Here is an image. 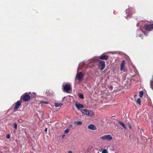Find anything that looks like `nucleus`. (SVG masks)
<instances>
[{
	"mask_svg": "<svg viewBox=\"0 0 153 153\" xmlns=\"http://www.w3.org/2000/svg\"><path fill=\"white\" fill-rule=\"evenodd\" d=\"M30 97L27 93H25L23 94L21 97V100L25 102L30 101Z\"/></svg>",
	"mask_w": 153,
	"mask_h": 153,
	"instance_id": "nucleus-1",
	"label": "nucleus"
},
{
	"mask_svg": "<svg viewBox=\"0 0 153 153\" xmlns=\"http://www.w3.org/2000/svg\"><path fill=\"white\" fill-rule=\"evenodd\" d=\"M143 95V91H140L139 93V97L140 98H142Z\"/></svg>",
	"mask_w": 153,
	"mask_h": 153,
	"instance_id": "nucleus-18",
	"label": "nucleus"
},
{
	"mask_svg": "<svg viewBox=\"0 0 153 153\" xmlns=\"http://www.w3.org/2000/svg\"><path fill=\"white\" fill-rule=\"evenodd\" d=\"M74 124L77 125H80L82 124V122L81 121H76L74 122Z\"/></svg>",
	"mask_w": 153,
	"mask_h": 153,
	"instance_id": "nucleus-17",
	"label": "nucleus"
},
{
	"mask_svg": "<svg viewBox=\"0 0 153 153\" xmlns=\"http://www.w3.org/2000/svg\"><path fill=\"white\" fill-rule=\"evenodd\" d=\"M108 152L106 149H104L102 151V153H108Z\"/></svg>",
	"mask_w": 153,
	"mask_h": 153,
	"instance_id": "nucleus-23",
	"label": "nucleus"
},
{
	"mask_svg": "<svg viewBox=\"0 0 153 153\" xmlns=\"http://www.w3.org/2000/svg\"><path fill=\"white\" fill-rule=\"evenodd\" d=\"M113 88V86H112V85H111V86L109 87V89H110V90H112Z\"/></svg>",
	"mask_w": 153,
	"mask_h": 153,
	"instance_id": "nucleus-26",
	"label": "nucleus"
},
{
	"mask_svg": "<svg viewBox=\"0 0 153 153\" xmlns=\"http://www.w3.org/2000/svg\"><path fill=\"white\" fill-rule=\"evenodd\" d=\"M79 96L80 98L82 99H83L84 98L83 95L82 94H79Z\"/></svg>",
	"mask_w": 153,
	"mask_h": 153,
	"instance_id": "nucleus-20",
	"label": "nucleus"
},
{
	"mask_svg": "<svg viewBox=\"0 0 153 153\" xmlns=\"http://www.w3.org/2000/svg\"><path fill=\"white\" fill-rule=\"evenodd\" d=\"M62 87L63 88L64 91L68 92L71 89V86L69 85L68 84H66L64 83L62 84Z\"/></svg>",
	"mask_w": 153,
	"mask_h": 153,
	"instance_id": "nucleus-4",
	"label": "nucleus"
},
{
	"mask_svg": "<svg viewBox=\"0 0 153 153\" xmlns=\"http://www.w3.org/2000/svg\"><path fill=\"white\" fill-rule=\"evenodd\" d=\"M63 105V103H58L57 102H55L54 104V105L56 107L61 106Z\"/></svg>",
	"mask_w": 153,
	"mask_h": 153,
	"instance_id": "nucleus-15",
	"label": "nucleus"
},
{
	"mask_svg": "<svg viewBox=\"0 0 153 153\" xmlns=\"http://www.w3.org/2000/svg\"><path fill=\"white\" fill-rule=\"evenodd\" d=\"M70 131V129L68 128H67L66 130H65L64 131V132L65 134L68 133Z\"/></svg>",
	"mask_w": 153,
	"mask_h": 153,
	"instance_id": "nucleus-22",
	"label": "nucleus"
},
{
	"mask_svg": "<svg viewBox=\"0 0 153 153\" xmlns=\"http://www.w3.org/2000/svg\"><path fill=\"white\" fill-rule=\"evenodd\" d=\"M6 137L7 138L9 139L10 138V136L9 134H7L6 136Z\"/></svg>",
	"mask_w": 153,
	"mask_h": 153,
	"instance_id": "nucleus-25",
	"label": "nucleus"
},
{
	"mask_svg": "<svg viewBox=\"0 0 153 153\" xmlns=\"http://www.w3.org/2000/svg\"><path fill=\"white\" fill-rule=\"evenodd\" d=\"M125 65V61L123 60L122 61V63L120 65V70L122 71L124 68Z\"/></svg>",
	"mask_w": 153,
	"mask_h": 153,
	"instance_id": "nucleus-13",
	"label": "nucleus"
},
{
	"mask_svg": "<svg viewBox=\"0 0 153 153\" xmlns=\"http://www.w3.org/2000/svg\"><path fill=\"white\" fill-rule=\"evenodd\" d=\"M118 123L121 125L122 127H123L124 128H126V125L124 124V123L122 122H121L120 121H118Z\"/></svg>",
	"mask_w": 153,
	"mask_h": 153,
	"instance_id": "nucleus-14",
	"label": "nucleus"
},
{
	"mask_svg": "<svg viewBox=\"0 0 153 153\" xmlns=\"http://www.w3.org/2000/svg\"><path fill=\"white\" fill-rule=\"evenodd\" d=\"M99 63L98 66L100 69L102 71L104 69L105 67V62L104 61L101 60H98Z\"/></svg>",
	"mask_w": 153,
	"mask_h": 153,
	"instance_id": "nucleus-2",
	"label": "nucleus"
},
{
	"mask_svg": "<svg viewBox=\"0 0 153 153\" xmlns=\"http://www.w3.org/2000/svg\"><path fill=\"white\" fill-rule=\"evenodd\" d=\"M144 27L147 30L151 31L153 29V24H146L144 25Z\"/></svg>",
	"mask_w": 153,
	"mask_h": 153,
	"instance_id": "nucleus-5",
	"label": "nucleus"
},
{
	"mask_svg": "<svg viewBox=\"0 0 153 153\" xmlns=\"http://www.w3.org/2000/svg\"><path fill=\"white\" fill-rule=\"evenodd\" d=\"M137 102L138 103L139 105H141V100L140 98H139L137 99Z\"/></svg>",
	"mask_w": 153,
	"mask_h": 153,
	"instance_id": "nucleus-21",
	"label": "nucleus"
},
{
	"mask_svg": "<svg viewBox=\"0 0 153 153\" xmlns=\"http://www.w3.org/2000/svg\"><path fill=\"white\" fill-rule=\"evenodd\" d=\"M68 153H72V152L71 151H69L68 152Z\"/></svg>",
	"mask_w": 153,
	"mask_h": 153,
	"instance_id": "nucleus-28",
	"label": "nucleus"
},
{
	"mask_svg": "<svg viewBox=\"0 0 153 153\" xmlns=\"http://www.w3.org/2000/svg\"><path fill=\"white\" fill-rule=\"evenodd\" d=\"M84 77L83 74L82 72H77L76 76V79L80 81Z\"/></svg>",
	"mask_w": 153,
	"mask_h": 153,
	"instance_id": "nucleus-6",
	"label": "nucleus"
},
{
	"mask_svg": "<svg viewBox=\"0 0 153 153\" xmlns=\"http://www.w3.org/2000/svg\"><path fill=\"white\" fill-rule=\"evenodd\" d=\"M13 125L14 126V128L16 129H17V124L16 123H13Z\"/></svg>",
	"mask_w": 153,
	"mask_h": 153,
	"instance_id": "nucleus-24",
	"label": "nucleus"
},
{
	"mask_svg": "<svg viewBox=\"0 0 153 153\" xmlns=\"http://www.w3.org/2000/svg\"><path fill=\"white\" fill-rule=\"evenodd\" d=\"M21 102L19 101H17L15 105V107L13 108L14 111H16L19 107L21 105Z\"/></svg>",
	"mask_w": 153,
	"mask_h": 153,
	"instance_id": "nucleus-9",
	"label": "nucleus"
},
{
	"mask_svg": "<svg viewBox=\"0 0 153 153\" xmlns=\"http://www.w3.org/2000/svg\"><path fill=\"white\" fill-rule=\"evenodd\" d=\"M40 103L41 104H48V102L47 101H45L43 100H41L40 101Z\"/></svg>",
	"mask_w": 153,
	"mask_h": 153,
	"instance_id": "nucleus-19",
	"label": "nucleus"
},
{
	"mask_svg": "<svg viewBox=\"0 0 153 153\" xmlns=\"http://www.w3.org/2000/svg\"><path fill=\"white\" fill-rule=\"evenodd\" d=\"M75 106L77 109L79 110H81L80 109L81 108H84L83 105L82 104H81L80 103L77 104V103H76Z\"/></svg>",
	"mask_w": 153,
	"mask_h": 153,
	"instance_id": "nucleus-11",
	"label": "nucleus"
},
{
	"mask_svg": "<svg viewBox=\"0 0 153 153\" xmlns=\"http://www.w3.org/2000/svg\"><path fill=\"white\" fill-rule=\"evenodd\" d=\"M88 128L91 130H95L96 129V126L93 124H90L88 126Z\"/></svg>",
	"mask_w": 153,
	"mask_h": 153,
	"instance_id": "nucleus-12",
	"label": "nucleus"
},
{
	"mask_svg": "<svg viewBox=\"0 0 153 153\" xmlns=\"http://www.w3.org/2000/svg\"><path fill=\"white\" fill-rule=\"evenodd\" d=\"M65 136V135H63L62 136V138H64V136Z\"/></svg>",
	"mask_w": 153,
	"mask_h": 153,
	"instance_id": "nucleus-30",
	"label": "nucleus"
},
{
	"mask_svg": "<svg viewBox=\"0 0 153 153\" xmlns=\"http://www.w3.org/2000/svg\"><path fill=\"white\" fill-rule=\"evenodd\" d=\"M96 64V60L95 58L91 60L88 63V67L91 68Z\"/></svg>",
	"mask_w": 153,
	"mask_h": 153,
	"instance_id": "nucleus-7",
	"label": "nucleus"
},
{
	"mask_svg": "<svg viewBox=\"0 0 153 153\" xmlns=\"http://www.w3.org/2000/svg\"><path fill=\"white\" fill-rule=\"evenodd\" d=\"M100 138L103 140H109L112 139L113 138L110 135H104L101 137Z\"/></svg>",
	"mask_w": 153,
	"mask_h": 153,
	"instance_id": "nucleus-8",
	"label": "nucleus"
},
{
	"mask_svg": "<svg viewBox=\"0 0 153 153\" xmlns=\"http://www.w3.org/2000/svg\"><path fill=\"white\" fill-rule=\"evenodd\" d=\"M129 127L130 129H131V126H129Z\"/></svg>",
	"mask_w": 153,
	"mask_h": 153,
	"instance_id": "nucleus-29",
	"label": "nucleus"
},
{
	"mask_svg": "<svg viewBox=\"0 0 153 153\" xmlns=\"http://www.w3.org/2000/svg\"><path fill=\"white\" fill-rule=\"evenodd\" d=\"M80 111L82 112L87 115L91 116L94 114V112L91 110H88L86 109H81Z\"/></svg>",
	"mask_w": 153,
	"mask_h": 153,
	"instance_id": "nucleus-3",
	"label": "nucleus"
},
{
	"mask_svg": "<svg viewBox=\"0 0 153 153\" xmlns=\"http://www.w3.org/2000/svg\"><path fill=\"white\" fill-rule=\"evenodd\" d=\"M48 128H46L45 129V132H47V131Z\"/></svg>",
	"mask_w": 153,
	"mask_h": 153,
	"instance_id": "nucleus-27",
	"label": "nucleus"
},
{
	"mask_svg": "<svg viewBox=\"0 0 153 153\" xmlns=\"http://www.w3.org/2000/svg\"><path fill=\"white\" fill-rule=\"evenodd\" d=\"M150 85L151 88L153 90V76L152 79L150 80Z\"/></svg>",
	"mask_w": 153,
	"mask_h": 153,
	"instance_id": "nucleus-16",
	"label": "nucleus"
},
{
	"mask_svg": "<svg viewBox=\"0 0 153 153\" xmlns=\"http://www.w3.org/2000/svg\"><path fill=\"white\" fill-rule=\"evenodd\" d=\"M98 57L100 59L107 60L108 59L109 56L107 55H101Z\"/></svg>",
	"mask_w": 153,
	"mask_h": 153,
	"instance_id": "nucleus-10",
	"label": "nucleus"
}]
</instances>
